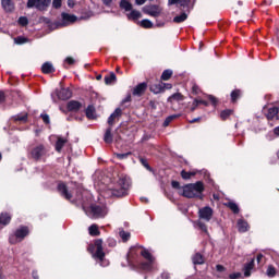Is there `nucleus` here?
Listing matches in <instances>:
<instances>
[{
    "mask_svg": "<svg viewBox=\"0 0 279 279\" xmlns=\"http://www.w3.org/2000/svg\"><path fill=\"white\" fill-rule=\"evenodd\" d=\"M72 203L81 206L89 219H104L108 215V207L105 205H90L93 203V196H90L88 191L78 189L76 191V197Z\"/></svg>",
    "mask_w": 279,
    "mask_h": 279,
    "instance_id": "1",
    "label": "nucleus"
},
{
    "mask_svg": "<svg viewBox=\"0 0 279 279\" xmlns=\"http://www.w3.org/2000/svg\"><path fill=\"white\" fill-rule=\"evenodd\" d=\"M130 184L131 181L128 175H120L114 186L109 189L111 197H125V195H128V191L130 190Z\"/></svg>",
    "mask_w": 279,
    "mask_h": 279,
    "instance_id": "2",
    "label": "nucleus"
},
{
    "mask_svg": "<svg viewBox=\"0 0 279 279\" xmlns=\"http://www.w3.org/2000/svg\"><path fill=\"white\" fill-rule=\"evenodd\" d=\"M202 193H204V183L197 181L196 183H190L183 186V192L181 195H183V197H187L189 199H192L193 197H199V199H202Z\"/></svg>",
    "mask_w": 279,
    "mask_h": 279,
    "instance_id": "3",
    "label": "nucleus"
},
{
    "mask_svg": "<svg viewBox=\"0 0 279 279\" xmlns=\"http://www.w3.org/2000/svg\"><path fill=\"white\" fill-rule=\"evenodd\" d=\"M141 255L143 258H145V260H147L141 264V269H143V271H151V269H154L156 258H154V255H151L147 248H143Z\"/></svg>",
    "mask_w": 279,
    "mask_h": 279,
    "instance_id": "4",
    "label": "nucleus"
},
{
    "mask_svg": "<svg viewBox=\"0 0 279 279\" xmlns=\"http://www.w3.org/2000/svg\"><path fill=\"white\" fill-rule=\"evenodd\" d=\"M47 156V148H45V145L39 144L37 146H34L29 150V158L36 161H40Z\"/></svg>",
    "mask_w": 279,
    "mask_h": 279,
    "instance_id": "5",
    "label": "nucleus"
},
{
    "mask_svg": "<svg viewBox=\"0 0 279 279\" xmlns=\"http://www.w3.org/2000/svg\"><path fill=\"white\" fill-rule=\"evenodd\" d=\"M92 247L93 250H96L93 254V258H95L96 260H100V263H104V258H106V253L104 252V240L97 239Z\"/></svg>",
    "mask_w": 279,
    "mask_h": 279,
    "instance_id": "6",
    "label": "nucleus"
},
{
    "mask_svg": "<svg viewBox=\"0 0 279 279\" xmlns=\"http://www.w3.org/2000/svg\"><path fill=\"white\" fill-rule=\"evenodd\" d=\"M27 234H29V229L27 227H21L15 231L13 235L9 238V241L12 245H14L20 243V241H23Z\"/></svg>",
    "mask_w": 279,
    "mask_h": 279,
    "instance_id": "7",
    "label": "nucleus"
},
{
    "mask_svg": "<svg viewBox=\"0 0 279 279\" xmlns=\"http://www.w3.org/2000/svg\"><path fill=\"white\" fill-rule=\"evenodd\" d=\"M264 114L268 121H278L279 120V108L276 106H270L264 108Z\"/></svg>",
    "mask_w": 279,
    "mask_h": 279,
    "instance_id": "8",
    "label": "nucleus"
},
{
    "mask_svg": "<svg viewBox=\"0 0 279 279\" xmlns=\"http://www.w3.org/2000/svg\"><path fill=\"white\" fill-rule=\"evenodd\" d=\"M51 3V0H28L27 1V8H36V10H47L49 8V4Z\"/></svg>",
    "mask_w": 279,
    "mask_h": 279,
    "instance_id": "9",
    "label": "nucleus"
},
{
    "mask_svg": "<svg viewBox=\"0 0 279 279\" xmlns=\"http://www.w3.org/2000/svg\"><path fill=\"white\" fill-rule=\"evenodd\" d=\"M77 21V16L69 13H61V22L57 23V27H68Z\"/></svg>",
    "mask_w": 279,
    "mask_h": 279,
    "instance_id": "10",
    "label": "nucleus"
},
{
    "mask_svg": "<svg viewBox=\"0 0 279 279\" xmlns=\"http://www.w3.org/2000/svg\"><path fill=\"white\" fill-rule=\"evenodd\" d=\"M143 12L144 14H148V16H154L156 19L160 16V13L162 12V10L160 9V7L156 4H150V5H145L143 8Z\"/></svg>",
    "mask_w": 279,
    "mask_h": 279,
    "instance_id": "11",
    "label": "nucleus"
},
{
    "mask_svg": "<svg viewBox=\"0 0 279 279\" xmlns=\"http://www.w3.org/2000/svg\"><path fill=\"white\" fill-rule=\"evenodd\" d=\"M213 215L214 210L210 208V206H205L198 210V217L204 221H210V219H213Z\"/></svg>",
    "mask_w": 279,
    "mask_h": 279,
    "instance_id": "12",
    "label": "nucleus"
},
{
    "mask_svg": "<svg viewBox=\"0 0 279 279\" xmlns=\"http://www.w3.org/2000/svg\"><path fill=\"white\" fill-rule=\"evenodd\" d=\"M122 116L123 110L121 108H117L108 118V125L112 128V125H114V123H117V121H119V119H121Z\"/></svg>",
    "mask_w": 279,
    "mask_h": 279,
    "instance_id": "13",
    "label": "nucleus"
},
{
    "mask_svg": "<svg viewBox=\"0 0 279 279\" xmlns=\"http://www.w3.org/2000/svg\"><path fill=\"white\" fill-rule=\"evenodd\" d=\"M58 192L60 193L61 197H64V199H68V202H71V199H73V195L69 192L66 184L59 183Z\"/></svg>",
    "mask_w": 279,
    "mask_h": 279,
    "instance_id": "14",
    "label": "nucleus"
},
{
    "mask_svg": "<svg viewBox=\"0 0 279 279\" xmlns=\"http://www.w3.org/2000/svg\"><path fill=\"white\" fill-rule=\"evenodd\" d=\"M138 250H143V246L137 244V245L132 246L130 248V251L126 255V259H128L129 265H132V263H134V258L137 256Z\"/></svg>",
    "mask_w": 279,
    "mask_h": 279,
    "instance_id": "15",
    "label": "nucleus"
},
{
    "mask_svg": "<svg viewBox=\"0 0 279 279\" xmlns=\"http://www.w3.org/2000/svg\"><path fill=\"white\" fill-rule=\"evenodd\" d=\"M145 90H147V83H140L137 86L134 87L133 95L134 97H142V95H145Z\"/></svg>",
    "mask_w": 279,
    "mask_h": 279,
    "instance_id": "16",
    "label": "nucleus"
},
{
    "mask_svg": "<svg viewBox=\"0 0 279 279\" xmlns=\"http://www.w3.org/2000/svg\"><path fill=\"white\" fill-rule=\"evenodd\" d=\"M73 97V92L69 88H61L58 93V98L62 101H66V99H71Z\"/></svg>",
    "mask_w": 279,
    "mask_h": 279,
    "instance_id": "17",
    "label": "nucleus"
},
{
    "mask_svg": "<svg viewBox=\"0 0 279 279\" xmlns=\"http://www.w3.org/2000/svg\"><path fill=\"white\" fill-rule=\"evenodd\" d=\"M254 263H255V259L252 258L248 263L244 265L243 271H244L245 278H250V276H252V271H254Z\"/></svg>",
    "mask_w": 279,
    "mask_h": 279,
    "instance_id": "18",
    "label": "nucleus"
},
{
    "mask_svg": "<svg viewBox=\"0 0 279 279\" xmlns=\"http://www.w3.org/2000/svg\"><path fill=\"white\" fill-rule=\"evenodd\" d=\"M114 141V136L112 135V126H109L104 135V142L107 145H112V142Z\"/></svg>",
    "mask_w": 279,
    "mask_h": 279,
    "instance_id": "19",
    "label": "nucleus"
},
{
    "mask_svg": "<svg viewBox=\"0 0 279 279\" xmlns=\"http://www.w3.org/2000/svg\"><path fill=\"white\" fill-rule=\"evenodd\" d=\"M66 107L70 112H77V110L82 108V102L77 100H71L68 102Z\"/></svg>",
    "mask_w": 279,
    "mask_h": 279,
    "instance_id": "20",
    "label": "nucleus"
},
{
    "mask_svg": "<svg viewBox=\"0 0 279 279\" xmlns=\"http://www.w3.org/2000/svg\"><path fill=\"white\" fill-rule=\"evenodd\" d=\"M4 12H14V2L12 0H1Z\"/></svg>",
    "mask_w": 279,
    "mask_h": 279,
    "instance_id": "21",
    "label": "nucleus"
},
{
    "mask_svg": "<svg viewBox=\"0 0 279 279\" xmlns=\"http://www.w3.org/2000/svg\"><path fill=\"white\" fill-rule=\"evenodd\" d=\"M238 230L239 232H247V230H250V225L247 223V221L240 219L238 220Z\"/></svg>",
    "mask_w": 279,
    "mask_h": 279,
    "instance_id": "22",
    "label": "nucleus"
},
{
    "mask_svg": "<svg viewBox=\"0 0 279 279\" xmlns=\"http://www.w3.org/2000/svg\"><path fill=\"white\" fill-rule=\"evenodd\" d=\"M10 221H12V216H10V214H8V213L0 214V223L2 226H8V223H10Z\"/></svg>",
    "mask_w": 279,
    "mask_h": 279,
    "instance_id": "23",
    "label": "nucleus"
},
{
    "mask_svg": "<svg viewBox=\"0 0 279 279\" xmlns=\"http://www.w3.org/2000/svg\"><path fill=\"white\" fill-rule=\"evenodd\" d=\"M183 100H184V96H182V94L180 93H174L170 97H168L169 104H173V101H183Z\"/></svg>",
    "mask_w": 279,
    "mask_h": 279,
    "instance_id": "24",
    "label": "nucleus"
},
{
    "mask_svg": "<svg viewBox=\"0 0 279 279\" xmlns=\"http://www.w3.org/2000/svg\"><path fill=\"white\" fill-rule=\"evenodd\" d=\"M143 15L140 13V11L131 10V12L128 14L129 21H138Z\"/></svg>",
    "mask_w": 279,
    "mask_h": 279,
    "instance_id": "25",
    "label": "nucleus"
},
{
    "mask_svg": "<svg viewBox=\"0 0 279 279\" xmlns=\"http://www.w3.org/2000/svg\"><path fill=\"white\" fill-rule=\"evenodd\" d=\"M41 71H43V73H46V74L53 73V71H54L53 64H51V62H45L41 65Z\"/></svg>",
    "mask_w": 279,
    "mask_h": 279,
    "instance_id": "26",
    "label": "nucleus"
},
{
    "mask_svg": "<svg viewBox=\"0 0 279 279\" xmlns=\"http://www.w3.org/2000/svg\"><path fill=\"white\" fill-rule=\"evenodd\" d=\"M192 262L194 265H204V256L201 253H196L192 257Z\"/></svg>",
    "mask_w": 279,
    "mask_h": 279,
    "instance_id": "27",
    "label": "nucleus"
},
{
    "mask_svg": "<svg viewBox=\"0 0 279 279\" xmlns=\"http://www.w3.org/2000/svg\"><path fill=\"white\" fill-rule=\"evenodd\" d=\"M225 206H227V208H230V210H232V213L234 215H239V205H236V203L234 202H228V203H225Z\"/></svg>",
    "mask_w": 279,
    "mask_h": 279,
    "instance_id": "28",
    "label": "nucleus"
},
{
    "mask_svg": "<svg viewBox=\"0 0 279 279\" xmlns=\"http://www.w3.org/2000/svg\"><path fill=\"white\" fill-rule=\"evenodd\" d=\"M150 90L155 95H158V93H161L162 90H165V83L157 84V85H151Z\"/></svg>",
    "mask_w": 279,
    "mask_h": 279,
    "instance_id": "29",
    "label": "nucleus"
},
{
    "mask_svg": "<svg viewBox=\"0 0 279 279\" xmlns=\"http://www.w3.org/2000/svg\"><path fill=\"white\" fill-rule=\"evenodd\" d=\"M120 8H121V10H125V12H131L132 3L128 0H121Z\"/></svg>",
    "mask_w": 279,
    "mask_h": 279,
    "instance_id": "30",
    "label": "nucleus"
},
{
    "mask_svg": "<svg viewBox=\"0 0 279 279\" xmlns=\"http://www.w3.org/2000/svg\"><path fill=\"white\" fill-rule=\"evenodd\" d=\"M113 82H117V74H114V72L105 76V84L110 85L113 84Z\"/></svg>",
    "mask_w": 279,
    "mask_h": 279,
    "instance_id": "31",
    "label": "nucleus"
},
{
    "mask_svg": "<svg viewBox=\"0 0 279 279\" xmlns=\"http://www.w3.org/2000/svg\"><path fill=\"white\" fill-rule=\"evenodd\" d=\"M89 234L90 236H99V234H101V232L99 231V227H97V225H92L89 228Z\"/></svg>",
    "mask_w": 279,
    "mask_h": 279,
    "instance_id": "32",
    "label": "nucleus"
},
{
    "mask_svg": "<svg viewBox=\"0 0 279 279\" xmlns=\"http://www.w3.org/2000/svg\"><path fill=\"white\" fill-rule=\"evenodd\" d=\"M85 114H86L87 119H95V107L89 105L86 108Z\"/></svg>",
    "mask_w": 279,
    "mask_h": 279,
    "instance_id": "33",
    "label": "nucleus"
},
{
    "mask_svg": "<svg viewBox=\"0 0 279 279\" xmlns=\"http://www.w3.org/2000/svg\"><path fill=\"white\" fill-rule=\"evenodd\" d=\"M66 144V140L59 137L57 143H56V151H62V147Z\"/></svg>",
    "mask_w": 279,
    "mask_h": 279,
    "instance_id": "34",
    "label": "nucleus"
},
{
    "mask_svg": "<svg viewBox=\"0 0 279 279\" xmlns=\"http://www.w3.org/2000/svg\"><path fill=\"white\" fill-rule=\"evenodd\" d=\"M186 19H189V15L186 13H181L180 15L173 17V23H184Z\"/></svg>",
    "mask_w": 279,
    "mask_h": 279,
    "instance_id": "35",
    "label": "nucleus"
},
{
    "mask_svg": "<svg viewBox=\"0 0 279 279\" xmlns=\"http://www.w3.org/2000/svg\"><path fill=\"white\" fill-rule=\"evenodd\" d=\"M13 121H22L23 123L27 122V113H20L12 117Z\"/></svg>",
    "mask_w": 279,
    "mask_h": 279,
    "instance_id": "36",
    "label": "nucleus"
},
{
    "mask_svg": "<svg viewBox=\"0 0 279 279\" xmlns=\"http://www.w3.org/2000/svg\"><path fill=\"white\" fill-rule=\"evenodd\" d=\"M171 75H173V71L165 70L161 74V80H163V82H167V81L171 80Z\"/></svg>",
    "mask_w": 279,
    "mask_h": 279,
    "instance_id": "37",
    "label": "nucleus"
},
{
    "mask_svg": "<svg viewBox=\"0 0 279 279\" xmlns=\"http://www.w3.org/2000/svg\"><path fill=\"white\" fill-rule=\"evenodd\" d=\"M178 117H180V114H172L166 118V120L163 121V128H169V124L171 123V121L178 119Z\"/></svg>",
    "mask_w": 279,
    "mask_h": 279,
    "instance_id": "38",
    "label": "nucleus"
},
{
    "mask_svg": "<svg viewBox=\"0 0 279 279\" xmlns=\"http://www.w3.org/2000/svg\"><path fill=\"white\" fill-rule=\"evenodd\" d=\"M141 26L144 27L145 29H151L154 27V23H151V21L149 20H142Z\"/></svg>",
    "mask_w": 279,
    "mask_h": 279,
    "instance_id": "39",
    "label": "nucleus"
},
{
    "mask_svg": "<svg viewBox=\"0 0 279 279\" xmlns=\"http://www.w3.org/2000/svg\"><path fill=\"white\" fill-rule=\"evenodd\" d=\"M277 271H276V267L274 266H268L267 270H266V276H268V278H274L276 276Z\"/></svg>",
    "mask_w": 279,
    "mask_h": 279,
    "instance_id": "40",
    "label": "nucleus"
},
{
    "mask_svg": "<svg viewBox=\"0 0 279 279\" xmlns=\"http://www.w3.org/2000/svg\"><path fill=\"white\" fill-rule=\"evenodd\" d=\"M15 45H25V43H29V39H27L24 36H19L14 38Z\"/></svg>",
    "mask_w": 279,
    "mask_h": 279,
    "instance_id": "41",
    "label": "nucleus"
},
{
    "mask_svg": "<svg viewBox=\"0 0 279 279\" xmlns=\"http://www.w3.org/2000/svg\"><path fill=\"white\" fill-rule=\"evenodd\" d=\"M119 236H120V238L122 239V241L125 243L126 241H130L131 234H130V232H125V231L121 230V231L119 232Z\"/></svg>",
    "mask_w": 279,
    "mask_h": 279,
    "instance_id": "42",
    "label": "nucleus"
},
{
    "mask_svg": "<svg viewBox=\"0 0 279 279\" xmlns=\"http://www.w3.org/2000/svg\"><path fill=\"white\" fill-rule=\"evenodd\" d=\"M192 175H195V172H187V171H185V170H182L181 171V178L183 179V180H191V177Z\"/></svg>",
    "mask_w": 279,
    "mask_h": 279,
    "instance_id": "43",
    "label": "nucleus"
},
{
    "mask_svg": "<svg viewBox=\"0 0 279 279\" xmlns=\"http://www.w3.org/2000/svg\"><path fill=\"white\" fill-rule=\"evenodd\" d=\"M140 162L141 165H143V167H145V169H147V171H154V169H151V166H149V162H147V159L141 157Z\"/></svg>",
    "mask_w": 279,
    "mask_h": 279,
    "instance_id": "44",
    "label": "nucleus"
},
{
    "mask_svg": "<svg viewBox=\"0 0 279 279\" xmlns=\"http://www.w3.org/2000/svg\"><path fill=\"white\" fill-rule=\"evenodd\" d=\"M231 114H232V110L227 109L221 111L220 118L222 119V121H226V119H228V117H230Z\"/></svg>",
    "mask_w": 279,
    "mask_h": 279,
    "instance_id": "45",
    "label": "nucleus"
},
{
    "mask_svg": "<svg viewBox=\"0 0 279 279\" xmlns=\"http://www.w3.org/2000/svg\"><path fill=\"white\" fill-rule=\"evenodd\" d=\"M19 25H22V27H26V25L29 24V20L25 16H21L17 21Z\"/></svg>",
    "mask_w": 279,
    "mask_h": 279,
    "instance_id": "46",
    "label": "nucleus"
},
{
    "mask_svg": "<svg viewBox=\"0 0 279 279\" xmlns=\"http://www.w3.org/2000/svg\"><path fill=\"white\" fill-rule=\"evenodd\" d=\"M241 97V90L235 89L231 93V101H236Z\"/></svg>",
    "mask_w": 279,
    "mask_h": 279,
    "instance_id": "47",
    "label": "nucleus"
},
{
    "mask_svg": "<svg viewBox=\"0 0 279 279\" xmlns=\"http://www.w3.org/2000/svg\"><path fill=\"white\" fill-rule=\"evenodd\" d=\"M256 263L259 266L265 265V255L263 253L257 254Z\"/></svg>",
    "mask_w": 279,
    "mask_h": 279,
    "instance_id": "48",
    "label": "nucleus"
},
{
    "mask_svg": "<svg viewBox=\"0 0 279 279\" xmlns=\"http://www.w3.org/2000/svg\"><path fill=\"white\" fill-rule=\"evenodd\" d=\"M117 158L119 160H125V158H129V156H132V153H123V154H116Z\"/></svg>",
    "mask_w": 279,
    "mask_h": 279,
    "instance_id": "49",
    "label": "nucleus"
},
{
    "mask_svg": "<svg viewBox=\"0 0 279 279\" xmlns=\"http://www.w3.org/2000/svg\"><path fill=\"white\" fill-rule=\"evenodd\" d=\"M197 226L203 232L208 233V227L206 226V223L198 221Z\"/></svg>",
    "mask_w": 279,
    "mask_h": 279,
    "instance_id": "50",
    "label": "nucleus"
},
{
    "mask_svg": "<svg viewBox=\"0 0 279 279\" xmlns=\"http://www.w3.org/2000/svg\"><path fill=\"white\" fill-rule=\"evenodd\" d=\"M52 7L56 8V10L62 8V0H52Z\"/></svg>",
    "mask_w": 279,
    "mask_h": 279,
    "instance_id": "51",
    "label": "nucleus"
},
{
    "mask_svg": "<svg viewBox=\"0 0 279 279\" xmlns=\"http://www.w3.org/2000/svg\"><path fill=\"white\" fill-rule=\"evenodd\" d=\"M107 243H108L109 247H116L117 246V240L116 239L109 238L107 240Z\"/></svg>",
    "mask_w": 279,
    "mask_h": 279,
    "instance_id": "52",
    "label": "nucleus"
},
{
    "mask_svg": "<svg viewBox=\"0 0 279 279\" xmlns=\"http://www.w3.org/2000/svg\"><path fill=\"white\" fill-rule=\"evenodd\" d=\"M202 104L203 106H208V101L202 99H194V106H198Z\"/></svg>",
    "mask_w": 279,
    "mask_h": 279,
    "instance_id": "53",
    "label": "nucleus"
},
{
    "mask_svg": "<svg viewBox=\"0 0 279 279\" xmlns=\"http://www.w3.org/2000/svg\"><path fill=\"white\" fill-rule=\"evenodd\" d=\"M40 117H41L44 123H46L47 125H48V123H50L49 114H47V113H41Z\"/></svg>",
    "mask_w": 279,
    "mask_h": 279,
    "instance_id": "54",
    "label": "nucleus"
},
{
    "mask_svg": "<svg viewBox=\"0 0 279 279\" xmlns=\"http://www.w3.org/2000/svg\"><path fill=\"white\" fill-rule=\"evenodd\" d=\"M216 271H218V274H223V272H226V267L218 264V265H216Z\"/></svg>",
    "mask_w": 279,
    "mask_h": 279,
    "instance_id": "55",
    "label": "nucleus"
},
{
    "mask_svg": "<svg viewBox=\"0 0 279 279\" xmlns=\"http://www.w3.org/2000/svg\"><path fill=\"white\" fill-rule=\"evenodd\" d=\"M158 279H171V274L163 271Z\"/></svg>",
    "mask_w": 279,
    "mask_h": 279,
    "instance_id": "56",
    "label": "nucleus"
},
{
    "mask_svg": "<svg viewBox=\"0 0 279 279\" xmlns=\"http://www.w3.org/2000/svg\"><path fill=\"white\" fill-rule=\"evenodd\" d=\"M243 275L241 272H234V274H231L229 276L230 279H239L241 278Z\"/></svg>",
    "mask_w": 279,
    "mask_h": 279,
    "instance_id": "57",
    "label": "nucleus"
},
{
    "mask_svg": "<svg viewBox=\"0 0 279 279\" xmlns=\"http://www.w3.org/2000/svg\"><path fill=\"white\" fill-rule=\"evenodd\" d=\"M209 101H211L213 106H217V98L213 95L207 96Z\"/></svg>",
    "mask_w": 279,
    "mask_h": 279,
    "instance_id": "58",
    "label": "nucleus"
},
{
    "mask_svg": "<svg viewBox=\"0 0 279 279\" xmlns=\"http://www.w3.org/2000/svg\"><path fill=\"white\" fill-rule=\"evenodd\" d=\"M0 104H5V93L0 90Z\"/></svg>",
    "mask_w": 279,
    "mask_h": 279,
    "instance_id": "59",
    "label": "nucleus"
},
{
    "mask_svg": "<svg viewBox=\"0 0 279 279\" xmlns=\"http://www.w3.org/2000/svg\"><path fill=\"white\" fill-rule=\"evenodd\" d=\"M192 93H194V95H199V86L194 84L192 86Z\"/></svg>",
    "mask_w": 279,
    "mask_h": 279,
    "instance_id": "60",
    "label": "nucleus"
},
{
    "mask_svg": "<svg viewBox=\"0 0 279 279\" xmlns=\"http://www.w3.org/2000/svg\"><path fill=\"white\" fill-rule=\"evenodd\" d=\"M64 62H65L66 64H75V59H73V58H71V57H68V58H65Z\"/></svg>",
    "mask_w": 279,
    "mask_h": 279,
    "instance_id": "61",
    "label": "nucleus"
},
{
    "mask_svg": "<svg viewBox=\"0 0 279 279\" xmlns=\"http://www.w3.org/2000/svg\"><path fill=\"white\" fill-rule=\"evenodd\" d=\"M171 186H172V189H180V182H178V181H172V182H171Z\"/></svg>",
    "mask_w": 279,
    "mask_h": 279,
    "instance_id": "62",
    "label": "nucleus"
},
{
    "mask_svg": "<svg viewBox=\"0 0 279 279\" xmlns=\"http://www.w3.org/2000/svg\"><path fill=\"white\" fill-rule=\"evenodd\" d=\"M68 5L70 8H74L75 7V0H68Z\"/></svg>",
    "mask_w": 279,
    "mask_h": 279,
    "instance_id": "63",
    "label": "nucleus"
},
{
    "mask_svg": "<svg viewBox=\"0 0 279 279\" xmlns=\"http://www.w3.org/2000/svg\"><path fill=\"white\" fill-rule=\"evenodd\" d=\"M178 3H180L181 5H185L186 3H189V0H178Z\"/></svg>",
    "mask_w": 279,
    "mask_h": 279,
    "instance_id": "64",
    "label": "nucleus"
}]
</instances>
